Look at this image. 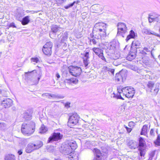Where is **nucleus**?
<instances>
[{"label": "nucleus", "instance_id": "6e6552de", "mask_svg": "<svg viewBox=\"0 0 160 160\" xmlns=\"http://www.w3.org/2000/svg\"><path fill=\"white\" fill-rule=\"evenodd\" d=\"M127 75L123 71H121L119 73H117L115 76L116 80L118 81H125L126 79Z\"/></svg>", "mask_w": 160, "mask_h": 160}, {"label": "nucleus", "instance_id": "423d86ee", "mask_svg": "<svg viewBox=\"0 0 160 160\" xmlns=\"http://www.w3.org/2000/svg\"><path fill=\"white\" fill-rule=\"evenodd\" d=\"M68 124H72V126L76 125L78 122L79 117L76 113L69 114Z\"/></svg>", "mask_w": 160, "mask_h": 160}, {"label": "nucleus", "instance_id": "a211bd4d", "mask_svg": "<svg viewBox=\"0 0 160 160\" xmlns=\"http://www.w3.org/2000/svg\"><path fill=\"white\" fill-rule=\"evenodd\" d=\"M35 149L33 146L32 143H29L26 148V152L27 153H30Z\"/></svg>", "mask_w": 160, "mask_h": 160}, {"label": "nucleus", "instance_id": "4c0bfd02", "mask_svg": "<svg viewBox=\"0 0 160 160\" xmlns=\"http://www.w3.org/2000/svg\"><path fill=\"white\" fill-rule=\"evenodd\" d=\"M76 2H73L72 3L69 4L67 5H66L64 6V8L66 9H68L69 8H70L72 7L75 4Z\"/></svg>", "mask_w": 160, "mask_h": 160}, {"label": "nucleus", "instance_id": "f704fd0d", "mask_svg": "<svg viewBox=\"0 0 160 160\" xmlns=\"http://www.w3.org/2000/svg\"><path fill=\"white\" fill-rule=\"evenodd\" d=\"M139 150L140 151V154L141 156H143L145 154V150L143 148H139Z\"/></svg>", "mask_w": 160, "mask_h": 160}, {"label": "nucleus", "instance_id": "9d476101", "mask_svg": "<svg viewBox=\"0 0 160 160\" xmlns=\"http://www.w3.org/2000/svg\"><path fill=\"white\" fill-rule=\"evenodd\" d=\"M66 142L67 144L68 145L69 147L71 148L72 151L75 149L77 148V144L74 141L72 140H68Z\"/></svg>", "mask_w": 160, "mask_h": 160}, {"label": "nucleus", "instance_id": "a18cd8bd", "mask_svg": "<svg viewBox=\"0 0 160 160\" xmlns=\"http://www.w3.org/2000/svg\"><path fill=\"white\" fill-rule=\"evenodd\" d=\"M32 61L37 63L39 61V59L38 58H31Z\"/></svg>", "mask_w": 160, "mask_h": 160}, {"label": "nucleus", "instance_id": "aec40b11", "mask_svg": "<svg viewBox=\"0 0 160 160\" xmlns=\"http://www.w3.org/2000/svg\"><path fill=\"white\" fill-rule=\"evenodd\" d=\"M20 21L21 22V23L23 25H25L28 24L30 22L29 17L28 16L25 17L22 19L21 21Z\"/></svg>", "mask_w": 160, "mask_h": 160}, {"label": "nucleus", "instance_id": "8fccbe9b", "mask_svg": "<svg viewBox=\"0 0 160 160\" xmlns=\"http://www.w3.org/2000/svg\"><path fill=\"white\" fill-rule=\"evenodd\" d=\"M84 57L86 58L85 59H88L89 58V52H86L84 54Z\"/></svg>", "mask_w": 160, "mask_h": 160}, {"label": "nucleus", "instance_id": "0eeeda50", "mask_svg": "<svg viewBox=\"0 0 160 160\" xmlns=\"http://www.w3.org/2000/svg\"><path fill=\"white\" fill-rule=\"evenodd\" d=\"M147 86L153 95H156L159 91L158 84H157L154 85V82L152 81L149 82L147 84Z\"/></svg>", "mask_w": 160, "mask_h": 160}, {"label": "nucleus", "instance_id": "052dcab7", "mask_svg": "<svg viewBox=\"0 0 160 160\" xmlns=\"http://www.w3.org/2000/svg\"><path fill=\"white\" fill-rule=\"evenodd\" d=\"M22 153V150H20L18 151V153L19 155H21Z\"/></svg>", "mask_w": 160, "mask_h": 160}, {"label": "nucleus", "instance_id": "58836bf2", "mask_svg": "<svg viewBox=\"0 0 160 160\" xmlns=\"http://www.w3.org/2000/svg\"><path fill=\"white\" fill-rule=\"evenodd\" d=\"M49 96H50L51 97H52L53 98H64L63 97H61L58 95L52 94H49Z\"/></svg>", "mask_w": 160, "mask_h": 160}, {"label": "nucleus", "instance_id": "69168bd1", "mask_svg": "<svg viewBox=\"0 0 160 160\" xmlns=\"http://www.w3.org/2000/svg\"><path fill=\"white\" fill-rule=\"evenodd\" d=\"M133 122H130L129 123V126H130V125H132V124H133Z\"/></svg>", "mask_w": 160, "mask_h": 160}, {"label": "nucleus", "instance_id": "c03bdc74", "mask_svg": "<svg viewBox=\"0 0 160 160\" xmlns=\"http://www.w3.org/2000/svg\"><path fill=\"white\" fill-rule=\"evenodd\" d=\"M98 56L102 60L106 61V59L103 56V52L101 53L100 54V55H98Z\"/></svg>", "mask_w": 160, "mask_h": 160}, {"label": "nucleus", "instance_id": "473e14b6", "mask_svg": "<svg viewBox=\"0 0 160 160\" xmlns=\"http://www.w3.org/2000/svg\"><path fill=\"white\" fill-rule=\"evenodd\" d=\"M136 57V55L135 54H131V53L128 55L127 57V59L129 61H131L133 59L135 58Z\"/></svg>", "mask_w": 160, "mask_h": 160}, {"label": "nucleus", "instance_id": "4468645a", "mask_svg": "<svg viewBox=\"0 0 160 160\" xmlns=\"http://www.w3.org/2000/svg\"><path fill=\"white\" fill-rule=\"evenodd\" d=\"M107 27V25L102 22H98L96 23L93 28V29H98L99 28H102L105 27L106 28Z\"/></svg>", "mask_w": 160, "mask_h": 160}, {"label": "nucleus", "instance_id": "cd10ccee", "mask_svg": "<svg viewBox=\"0 0 160 160\" xmlns=\"http://www.w3.org/2000/svg\"><path fill=\"white\" fill-rule=\"evenodd\" d=\"M127 28L118 27V34H120L121 32L125 33L127 32Z\"/></svg>", "mask_w": 160, "mask_h": 160}, {"label": "nucleus", "instance_id": "6ab92c4d", "mask_svg": "<svg viewBox=\"0 0 160 160\" xmlns=\"http://www.w3.org/2000/svg\"><path fill=\"white\" fill-rule=\"evenodd\" d=\"M42 50L43 52L46 55H50L51 54L52 52L51 49L48 48H47V47L44 48L43 46Z\"/></svg>", "mask_w": 160, "mask_h": 160}, {"label": "nucleus", "instance_id": "37998d69", "mask_svg": "<svg viewBox=\"0 0 160 160\" xmlns=\"http://www.w3.org/2000/svg\"><path fill=\"white\" fill-rule=\"evenodd\" d=\"M118 27L127 28L126 25L124 23L119 22L118 24Z\"/></svg>", "mask_w": 160, "mask_h": 160}, {"label": "nucleus", "instance_id": "72a5a7b5", "mask_svg": "<svg viewBox=\"0 0 160 160\" xmlns=\"http://www.w3.org/2000/svg\"><path fill=\"white\" fill-rule=\"evenodd\" d=\"M68 34L67 32H64L62 35V37L61 38V41H62L68 38Z\"/></svg>", "mask_w": 160, "mask_h": 160}, {"label": "nucleus", "instance_id": "9b49d317", "mask_svg": "<svg viewBox=\"0 0 160 160\" xmlns=\"http://www.w3.org/2000/svg\"><path fill=\"white\" fill-rule=\"evenodd\" d=\"M100 32L96 29H93L92 32L90 35L92 38H94L98 40L101 38Z\"/></svg>", "mask_w": 160, "mask_h": 160}, {"label": "nucleus", "instance_id": "a878e982", "mask_svg": "<svg viewBox=\"0 0 160 160\" xmlns=\"http://www.w3.org/2000/svg\"><path fill=\"white\" fill-rule=\"evenodd\" d=\"M148 130V126L147 125H144L142 129L140 134L141 135H145L147 133Z\"/></svg>", "mask_w": 160, "mask_h": 160}, {"label": "nucleus", "instance_id": "7ed1b4c3", "mask_svg": "<svg viewBox=\"0 0 160 160\" xmlns=\"http://www.w3.org/2000/svg\"><path fill=\"white\" fill-rule=\"evenodd\" d=\"M65 142L62 146V153L65 155H68V160H78V157L75 152H72L71 148L67 145Z\"/></svg>", "mask_w": 160, "mask_h": 160}, {"label": "nucleus", "instance_id": "2f4dec72", "mask_svg": "<svg viewBox=\"0 0 160 160\" xmlns=\"http://www.w3.org/2000/svg\"><path fill=\"white\" fill-rule=\"evenodd\" d=\"M44 48L47 47V48L51 49L52 46V43L51 42H48L44 45Z\"/></svg>", "mask_w": 160, "mask_h": 160}, {"label": "nucleus", "instance_id": "6e6d98bb", "mask_svg": "<svg viewBox=\"0 0 160 160\" xmlns=\"http://www.w3.org/2000/svg\"><path fill=\"white\" fill-rule=\"evenodd\" d=\"M70 103L68 102L66 103L65 104V107L66 108H69L70 107Z\"/></svg>", "mask_w": 160, "mask_h": 160}, {"label": "nucleus", "instance_id": "393cba45", "mask_svg": "<svg viewBox=\"0 0 160 160\" xmlns=\"http://www.w3.org/2000/svg\"><path fill=\"white\" fill-rule=\"evenodd\" d=\"M5 160H15V158L14 155L8 154L5 156Z\"/></svg>", "mask_w": 160, "mask_h": 160}, {"label": "nucleus", "instance_id": "0e129e2a", "mask_svg": "<svg viewBox=\"0 0 160 160\" xmlns=\"http://www.w3.org/2000/svg\"><path fill=\"white\" fill-rule=\"evenodd\" d=\"M141 53L143 54H147L146 52L144 50L141 52Z\"/></svg>", "mask_w": 160, "mask_h": 160}, {"label": "nucleus", "instance_id": "c9c22d12", "mask_svg": "<svg viewBox=\"0 0 160 160\" xmlns=\"http://www.w3.org/2000/svg\"><path fill=\"white\" fill-rule=\"evenodd\" d=\"M155 151L151 152L149 154V157L148 160H152L153 157L155 156Z\"/></svg>", "mask_w": 160, "mask_h": 160}, {"label": "nucleus", "instance_id": "5701e85b", "mask_svg": "<svg viewBox=\"0 0 160 160\" xmlns=\"http://www.w3.org/2000/svg\"><path fill=\"white\" fill-rule=\"evenodd\" d=\"M145 144V141L143 138L140 137L139 138V148H143Z\"/></svg>", "mask_w": 160, "mask_h": 160}, {"label": "nucleus", "instance_id": "de8ad7c7", "mask_svg": "<svg viewBox=\"0 0 160 160\" xmlns=\"http://www.w3.org/2000/svg\"><path fill=\"white\" fill-rule=\"evenodd\" d=\"M97 40H98L97 39ZM90 42H92L93 44H96L98 42L97 40H96L94 38H92L90 40Z\"/></svg>", "mask_w": 160, "mask_h": 160}, {"label": "nucleus", "instance_id": "e2e57ef3", "mask_svg": "<svg viewBox=\"0 0 160 160\" xmlns=\"http://www.w3.org/2000/svg\"><path fill=\"white\" fill-rule=\"evenodd\" d=\"M97 5L98 4L93 5L91 7V8L92 9L93 8H95L96 6L97 7Z\"/></svg>", "mask_w": 160, "mask_h": 160}, {"label": "nucleus", "instance_id": "20e7f679", "mask_svg": "<svg viewBox=\"0 0 160 160\" xmlns=\"http://www.w3.org/2000/svg\"><path fill=\"white\" fill-rule=\"evenodd\" d=\"M68 69L69 73L75 77H77L80 75L82 71L80 67L73 66L69 67Z\"/></svg>", "mask_w": 160, "mask_h": 160}, {"label": "nucleus", "instance_id": "09e8293b", "mask_svg": "<svg viewBox=\"0 0 160 160\" xmlns=\"http://www.w3.org/2000/svg\"><path fill=\"white\" fill-rule=\"evenodd\" d=\"M150 133V135L153 137L155 135V134L154 132V129H151Z\"/></svg>", "mask_w": 160, "mask_h": 160}, {"label": "nucleus", "instance_id": "c756f323", "mask_svg": "<svg viewBox=\"0 0 160 160\" xmlns=\"http://www.w3.org/2000/svg\"><path fill=\"white\" fill-rule=\"evenodd\" d=\"M47 130V128H46L44 125H42L40 128V133H45Z\"/></svg>", "mask_w": 160, "mask_h": 160}, {"label": "nucleus", "instance_id": "13d9d810", "mask_svg": "<svg viewBox=\"0 0 160 160\" xmlns=\"http://www.w3.org/2000/svg\"><path fill=\"white\" fill-rule=\"evenodd\" d=\"M10 27H12L13 28L16 27V26L15 25L14 23L13 22L11 23L10 24Z\"/></svg>", "mask_w": 160, "mask_h": 160}, {"label": "nucleus", "instance_id": "ea45409f", "mask_svg": "<svg viewBox=\"0 0 160 160\" xmlns=\"http://www.w3.org/2000/svg\"><path fill=\"white\" fill-rule=\"evenodd\" d=\"M154 142L158 146L160 145V137L159 135H158L157 139Z\"/></svg>", "mask_w": 160, "mask_h": 160}, {"label": "nucleus", "instance_id": "f257e3e1", "mask_svg": "<svg viewBox=\"0 0 160 160\" xmlns=\"http://www.w3.org/2000/svg\"><path fill=\"white\" fill-rule=\"evenodd\" d=\"M117 91L118 93L116 95L114 94V97L122 100H124V99L121 96V93H122L125 97L128 98H132L135 93L134 88L128 87H125L122 88H118Z\"/></svg>", "mask_w": 160, "mask_h": 160}, {"label": "nucleus", "instance_id": "f8f14e48", "mask_svg": "<svg viewBox=\"0 0 160 160\" xmlns=\"http://www.w3.org/2000/svg\"><path fill=\"white\" fill-rule=\"evenodd\" d=\"M65 84L72 85V84H77L78 82V80L75 78H72L70 79H66L64 81Z\"/></svg>", "mask_w": 160, "mask_h": 160}, {"label": "nucleus", "instance_id": "49530a36", "mask_svg": "<svg viewBox=\"0 0 160 160\" xmlns=\"http://www.w3.org/2000/svg\"><path fill=\"white\" fill-rule=\"evenodd\" d=\"M83 62L85 67H87L88 66V59H84L83 60Z\"/></svg>", "mask_w": 160, "mask_h": 160}, {"label": "nucleus", "instance_id": "680f3d73", "mask_svg": "<svg viewBox=\"0 0 160 160\" xmlns=\"http://www.w3.org/2000/svg\"><path fill=\"white\" fill-rule=\"evenodd\" d=\"M56 76L57 78H60V75L58 73H56Z\"/></svg>", "mask_w": 160, "mask_h": 160}, {"label": "nucleus", "instance_id": "dca6fc26", "mask_svg": "<svg viewBox=\"0 0 160 160\" xmlns=\"http://www.w3.org/2000/svg\"><path fill=\"white\" fill-rule=\"evenodd\" d=\"M62 28L56 25H53L51 28V30L52 32L54 33L62 31Z\"/></svg>", "mask_w": 160, "mask_h": 160}, {"label": "nucleus", "instance_id": "c85d7f7f", "mask_svg": "<svg viewBox=\"0 0 160 160\" xmlns=\"http://www.w3.org/2000/svg\"><path fill=\"white\" fill-rule=\"evenodd\" d=\"M7 125L3 122H0V129L5 130L7 128Z\"/></svg>", "mask_w": 160, "mask_h": 160}, {"label": "nucleus", "instance_id": "2eb2a0df", "mask_svg": "<svg viewBox=\"0 0 160 160\" xmlns=\"http://www.w3.org/2000/svg\"><path fill=\"white\" fill-rule=\"evenodd\" d=\"M43 145L42 142L39 140L36 141L34 143H33V146L35 150L39 148L42 146Z\"/></svg>", "mask_w": 160, "mask_h": 160}, {"label": "nucleus", "instance_id": "79ce46f5", "mask_svg": "<svg viewBox=\"0 0 160 160\" xmlns=\"http://www.w3.org/2000/svg\"><path fill=\"white\" fill-rule=\"evenodd\" d=\"M106 29L104 30H103L102 32H100V37L102 36L103 37H106Z\"/></svg>", "mask_w": 160, "mask_h": 160}, {"label": "nucleus", "instance_id": "1a4fd4ad", "mask_svg": "<svg viewBox=\"0 0 160 160\" xmlns=\"http://www.w3.org/2000/svg\"><path fill=\"white\" fill-rule=\"evenodd\" d=\"M12 102V100L9 98L4 99L2 100L1 105L4 108H8L11 107Z\"/></svg>", "mask_w": 160, "mask_h": 160}, {"label": "nucleus", "instance_id": "5fc2aeb1", "mask_svg": "<svg viewBox=\"0 0 160 160\" xmlns=\"http://www.w3.org/2000/svg\"><path fill=\"white\" fill-rule=\"evenodd\" d=\"M102 157H96L94 158L93 160H102Z\"/></svg>", "mask_w": 160, "mask_h": 160}, {"label": "nucleus", "instance_id": "4be33fe9", "mask_svg": "<svg viewBox=\"0 0 160 160\" xmlns=\"http://www.w3.org/2000/svg\"><path fill=\"white\" fill-rule=\"evenodd\" d=\"M92 50L97 55L100 54L101 53L103 52V50L99 48H92Z\"/></svg>", "mask_w": 160, "mask_h": 160}, {"label": "nucleus", "instance_id": "ddd939ff", "mask_svg": "<svg viewBox=\"0 0 160 160\" xmlns=\"http://www.w3.org/2000/svg\"><path fill=\"white\" fill-rule=\"evenodd\" d=\"M128 145L131 149H135L138 147V143L133 140L129 141L128 143Z\"/></svg>", "mask_w": 160, "mask_h": 160}, {"label": "nucleus", "instance_id": "f03ea898", "mask_svg": "<svg viewBox=\"0 0 160 160\" xmlns=\"http://www.w3.org/2000/svg\"><path fill=\"white\" fill-rule=\"evenodd\" d=\"M35 123L32 121L24 123L22 125L21 131L24 135H30L34 132Z\"/></svg>", "mask_w": 160, "mask_h": 160}, {"label": "nucleus", "instance_id": "bb28decb", "mask_svg": "<svg viewBox=\"0 0 160 160\" xmlns=\"http://www.w3.org/2000/svg\"><path fill=\"white\" fill-rule=\"evenodd\" d=\"M23 117L25 120H28L31 118V115L29 112H25L23 114Z\"/></svg>", "mask_w": 160, "mask_h": 160}, {"label": "nucleus", "instance_id": "4d7b16f0", "mask_svg": "<svg viewBox=\"0 0 160 160\" xmlns=\"http://www.w3.org/2000/svg\"><path fill=\"white\" fill-rule=\"evenodd\" d=\"M154 18H151L150 17H149L148 18V21H149V22L150 23L152 22L153 21H154Z\"/></svg>", "mask_w": 160, "mask_h": 160}, {"label": "nucleus", "instance_id": "b1692460", "mask_svg": "<svg viewBox=\"0 0 160 160\" xmlns=\"http://www.w3.org/2000/svg\"><path fill=\"white\" fill-rule=\"evenodd\" d=\"M24 15L23 13L17 12L15 14V16L17 19L19 21H21L22 18Z\"/></svg>", "mask_w": 160, "mask_h": 160}, {"label": "nucleus", "instance_id": "774afa93", "mask_svg": "<svg viewBox=\"0 0 160 160\" xmlns=\"http://www.w3.org/2000/svg\"><path fill=\"white\" fill-rule=\"evenodd\" d=\"M111 72L113 74L114 72V70L113 69H111Z\"/></svg>", "mask_w": 160, "mask_h": 160}, {"label": "nucleus", "instance_id": "a19ab883", "mask_svg": "<svg viewBox=\"0 0 160 160\" xmlns=\"http://www.w3.org/2000/svg\"><path fill=\"white\" fill-rule=\"evenodd\" d=\"M36 73V71L35 70H32L31 72H25V74H29L30 75H33L34 74Z\"/></svg>", "mask_w": 160, "mask_h": 160}, {"label": "nucleus", "instance_id": "3c124183", "mask_svg": "<svg viewBox=\"0 0 160 160\" xmlns=\"http://www.w3.org/2000/svg\"><path fill=\"white\" fill-rule=\"evenodd\" d=\"M124 126L125 128L127 129V130L128 132H131V131L132 130L131 128H128L125 125H124Z\"/></svg>", "mask_w": 160, "mask_h": 160}, {"label": "nucleus", "instance_id": "39448f33", "mask_svg": "<svg viewBox=\"0 0 160 160\" xmlns=\"http://www.w3.org/2000/svg\"><path fill=\"white\" fill-rule=\"evenodd\" d=\"M63 136V135L59 132H54L52 133L49 138L47 143H52L54 141H58L61 140Z\"/></svg>", "mask_w": 160, "mask_h": 160}, {"label": "nucleus", "instance_id": "f3484780", "mask_svg": "<svg viewBox=\"0 0 160 160\" xmlns=\"http://www.w3.org/2000/svg\"><path fill=\"white\" fill-rule=\"evenodd\" d=\"M142 32L144 33H145L146 34H152L155 36H157L158 37H160V35L159 34H157L154 32L151 31L150 30L148 29H143L142 30Z\"/></svg>", "mask_w": 160, "mask_h": 160}, {"label": "nucleus", "instance_id": "338daca9", "mask_svg": "<svg viewBox=\"0 0 160 160\" xmlns=\"http://www.w3.org/2000/svg\"><path fill=\"white\" fill-rule=\"evenodd\" d=\"M76 2L75 4H78V3H79L80 2V1L79 0H78L77 1H75Z\"/></svg>", "mask_w": 160, "mask_h": 160}, {"label": "nucleus", "instance_id": "7c9ffc66", "mask_svg": "<svg viewBox=\"0 0 160 160\" xmlns=\"http://www.w3.org/2000/svg\"><path fill=\"white\" fill-rule=\"evenodd\" d=\"M95 152V154L96 155V157H101L102 153L98 149L96 148L94 149Z\"/></svg>", "mask_w": 160, "mask_h": 160}, {"label": "nucleus", "instance_id": "603ef678", "mask_svg": "<svg viewBox=\"0 0 160 160\" xmlns=\"http://www.w3.org/2000/svg\"><path fill=\"white\" fill-rule=\"evenodd\" d=\"M154 21L160 23V19L158 17L154 19Z\"/></svg>", "mask_w": 160, "mask_h": 160}, {"label": "nucleus", "instance_id": "864d4df0", "mask_svg": "<svg viewBox=\"0 0 160 160\" xmlns=\"http://www.w3.org/2000/svg\"><path fill=\"white\" fill-rule=\"evenodd\" d=\"M106 28H105V27L102 28H99L98 29H96L98 31L100 32H102L103 30L105 29Z\"/></svg>", "mask_w": 160, "mask_h": 160}, {"label": "nucleus", "instance_id": "e433bc0d", "mask_svg": "<svg viewBox=\"0 0 160 160\" xmlns=\"http://www.w3.org/2000/svg\"><path fill=\"white\" fill-rule=\"evenodd\" d=\"M132 44L134 45L137 47V48H138L141 46V43L140 42L138 41H135L134 42H133Z\"/></svg>", "mask_w": 160, "mask_h": 160}, {"label": "nucleus", "instance_id": "412c9836", "mask_svg": "<svg viewBox=\"0 0 160 160\" xmlns=\"http://www.w3.org/2000/svg\"><path fill=\"white\" fill-rule=\"evenodd\" d=\"M135 37V34L134 31H133L132 30H131L129 34L127 36L126 40L127 42L130 38H134Z\"/></svg>", "mask_w": 160, "mask_h": 160}, {"label": "nucleus", "instance_id": "bf43d9fd", "mask_svg": "<svg viewBox=\"0 0 160 160\" xmlns=\"http://www.w3.org/2000/svg\"><path fill=\"white\" fill-rule=\"evenodd\" d=\"M143 50L144 51H146L147 52H149L150 51L149 50V49L148 48H146V47H145L144 48Z\"/></svg>", "mask_w": 160, "mask_h": 160}]
</instances>
